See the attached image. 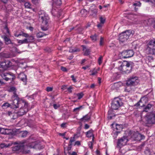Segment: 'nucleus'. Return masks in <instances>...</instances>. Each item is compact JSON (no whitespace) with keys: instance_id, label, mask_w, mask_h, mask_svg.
Masks as SVG:
<instances>
[{"instance_id":"obj_1","label":"nucleus","mask_w":155,"mask_h":155,"mask_svg":"<svg viewBox=\"0 0 155 155\" xmlns=\"http://www.w3.org/2000/svg\"><path fill=\"white\" fill-rule=\"evenodd\" d=\"M120 63V65L118 68L119 70L127 73L130 72L133 66L132 62L125 61Z\"/></svg>"},{"instance_id":"obj_2","label":"nucleus","mask_w":155,"mask_h":155,"mask_svg":"<svg viewBox=\"0 0 155 155\" xmlns=\"http://www.w3.org/2000/svg\"><path fill=\"white\" fill-rule=\"evenodd\" d=\"M145 52L147 54H155V40L149 41L146 46Z\"/></svg>"},{"instance_id":"obj_3","label":"nucleus","mask_w":155,"mask_h":155,"mask_svg":"<svg viewBox=\"0 0 155 155\" xmlns=\"http://www.w3.org/2000/svg\"><path fill=\"white\" fill-rule=\"evenodd\" d=\"M134 34L133 31L128 30L121 33L119 36V40L120 43H123L126 41L130 37H132Z\"/></svg>"},{"instance_id":"obj_4","label":"nucleus","mask_w":155,"mask_h":155,"mask_svg":"<svg viewBox=\"0 0 155 155\" xmlns=\"http://www.w3.org/2000/svg\"><path fill=\"white\" fill-rule=\"evenodd\" d=\"M20 104L21 107L19 110L18 114L20 116H22L26 113L28 111V103L24 100H21L20 101Z\"/></svg>"},{"instance_id":"obj_5","label":"nucleus","mask_w":155,"mask_h":155,"mask_svg":"<svg viewBox=\"0 0 155 155\" xmlns=\"http://www.w3.org/2000/svg\"><path fill=\"white\" fill-rule=\"evenodd\" d=\"M39 18L41 20L42 24L45 26H48L49 17L48 15L43 11H41L39 12Z\"/></svg>"},{"instance_id":"obj_6","label":"nucleus","mask_w":155,"mask_h":155,"mask_svg":"<svg viewBox=\"0 0 155 155\" xmlns=\"http://www.w3.org/2000/svg\"><path fill=\"white\" fill-rule=\"evenodd\" d=\"M12 100L10 103V108H16L19 106H21V104H20V101L22 99H20L18 98V97L16 98L12 97Z\"/></svg>"},{"instance_id":"obj_7","label":"nucleus","mask_w":155,"mask_h":155,"mask_svg":"<svg viewBox=\"0 0 155 155\" xmlns=\"http://www.w3.org/2000/svg\"><path fill=\"white\" fill-rule=\"evenodd\" d=\"M122 104L121 100L118 98H115L112 101L111 108L114 110L118 109Z\"/></svg>"},{"instance_id":"obj_8","label":"nucleus","mask_w":155,"mask_h":155,"mask_svg":"<svg viewBox=\"0 0 155 155\" xmlns=\"http://www.w3.org/2000/svg\"><path fill=\"white\" fill-rule=\"evenodd\" d=\"M153 21V18L147 17L141 21V24L143 26H149L152 23Z\"/></svg>"},{"instance_id":"obj_9","label":"nucleus","mask_w":155,"mask_h":155,"mask_svg":"<svg viewBox=\"0 0 155 155\" xmlns=\"http://www.w3.org/2000/svg\"><path fill=\"white\" fill-rule=\"evenodd\" d=\"M128 141V140L127 137H123L118 140L117 147H121L123 146L126 145Z\"/></svg>"},{"instance_id":"obj_10","label":"nucleus","mask_w":155,"mask_h":155,"mask_svg":"<svg viewBox=\"0 0 155 155\" xmlns=\"http://www.w3.org/2000/svg\"><path fill=\"white\" fill-rule=\"evenodd\" d=\"M134 54V53L132 50L124 51L121 53L123 58H124L131 57L133 56Z\"/></svg>"},{"instance_id":"obj_11","label":"nucleus","mask_w":155,"mask_h":155,"mask_svg":"<svg viewBox=\"0 0 155 155\" xmlns=\"http://www.w3.org/2000/svg\"><path fill=\"white\" fill-rule=\"evenodd\" d=\"M9 67L10 61L9 60H5L0 62V68H2L4 70H6Z\"/></svg>"},{"instance_id":"obj_12","label":"nucleus","mask_w":155,"mask_h":155,"mask_svg":"<svg viewBox=\"0 0 155 155\" xmlns=\"http://www.w3.org/2000/svg\"><path fill=\"white\" fill-rule=\"evenodd\" d=\"M147 122L149 124H150L155 123V114H151L148 117Z\"/></svg>"},{"instance_id":"obj_13","label":"nucleus","mask_w":155,"mask_h":155,"mask_svg":"<svg viewBox=\"0 0 155 155\" xmlns=\"http://www.w3.org/2000/svg\"><path fill=\"white\" fill-rule=\"evenodd\" d=\"M17 89L15 87L10 86V92L12 93L13 94V95L12 97L16 98L18 97V95L17 94Z\"/></svg>"},{"instance_id":"obj_14","label":"nucleus","mask_w":155,"mask_h":155,"mask_svg":"<svg viewBox=\"0 0 155 155\" xmlns=\"http://www.w3.org/2000/svg\"><path fill=\"white\" fill-rule=\"evenodd\" d=\"M147 100V99L146 98L144 97L141 98L139 102L137 103V104L141 107H143L145 105L144 103H145Z\"/></svg>"},{"instance_id":"obj_15","label":"nucleus","mask_w":155,"mask_h":155,"mask_svg":"<svg viewBox=\"0 0 155 155\" xmlns=\"http://www.w3.org/2000/svg\"><path fill=\"white\" fill-rule=\"evenodd\" d=\"M21 53V52L18 51V49L16 48H13L10 51V58L16 56L17 53Z\"/></svg>"},{"instance_id":"obj_16","label":"nucleus","mask_w":155,"mask_h":155,"mask_svg":"<svg viewBox=\"0 0 155 155\" xmlns=\"http://www.w3.org/2000/svg\"><path fill=\"white\" fill-rule=\"evenodd\" d=\"M81 46L83 48V51H84V55L87 56L89 55L90 52V50L87 49L86 47L84 45H82Z\"/></svg>"},{"instance_id":"obj_17","label":"nucleus","mask_w":155,"mask_h":155,"mask_svg":"<svg viewBox=\"0 0 155 155\" xmlns=\"http://www.w3.org/2000/svg\"><path fill=\"white\" fill-rule=\"evenodd\" d=\"M20 79L23 82H26L27 80V76L24 73H21L19 75Z\"/></svg>"},{"instance_id":"obj_18","label":"nucleus","mask_w":155,"mask_h":155,"mask_svg":"<svg viewBox=\"0 0 155 155\" xmlns=\"http://www.w3.org/2000/svg\"><path fill=\"white\" fill-rule=\"evenodd\" d=\"M86 136L88 137H90L93 136L92 140H94V135L93 134V130H90L86 133Z\"/></svg>"},{"instance_id":"obj_19","label":"nucleus","mask_w":155,"mask_h":155,"mask_svg":"<svg viewBox=\"0 0 155 155\" xmlns=\"http://www.w3.org/2000/svg\"><path fill=\"white\" fill-rule=\"evenodd\" d=\"M126 84L127 86H131L136 85L135 84V82L132 81L129 78L127 81Z\"/></svg>"},{"instance_id":"obj_20","label":"nucleus","mask_w":155,"mask_h":155,"mask_svg":"<svg viewBox=\"0 0 155 155\" xmlns=\"http://www.w3.org/2000/svg\"><path fill=\"white\" fill-rule=\"evenodd\" d=\"M9 129H5L3 128H0V133L4 134H9L10 132Z\"/></svg>"},{"instance_id":"obj_21","label":"nucleus","mask_w":155,"mask_h":155,"mask_svg":"<svg viewBox=\"0 0 155 155\" xmlns=\"http://www.w3.org/2000/svg\"><path fill=\"white\" fill-rule=\"evenodd\" d=\"M16 78L15 74L10 72V80L11 79L12 81L11 82L12 84H16L17 83L15 82L14 80Z\"/></svg>"},{"instance_id":"obj_22","label":"nucleus","mask_w":155,"mask_h":155,"mask_svg":"<svg viewBox=\"0 0 155 155\" xmlns=\"http://www.w3.org/2000/svg\"><path fill=\"white\" fill-rule=\"evenodd\" d=\"M90 119V117L88 115H86L84 116L83 117L81 118L80 120V121L82 122H85L87 121Z\"/></svg>"},{"instance_id":"obj_23","label":"nucleus","mask_w":155,"mask_h":155,"mask_svg":"<svg viewBox=\"0 0 155 155\" xmlns=\"http://www.w3.org/2000/svg\"><path fill=\"white\" fill-rule=\"evenodd\" d=\"M135 135L137 136V137H135L136 138H138V137H139V138H137V140H140L142 139H144L145 138V137L140 134H139L137 132L135 133Z\"/></svg>"},{"instance_id":"obj_24","label":"nucleus","mask_w":155,"mask_h":155,"mask_svg":"<svg viewBox=\"0 0 155 155\" xmlns=\"http://www.w3.org/2000/svg\"><path fill=\"white\" fill-rule=\"evenodd\" d=\"M132 81L135 82V84L137 85L139 81L138 79V78L136 76H132L130 78Z\"/></svg>"},{"instance_id":"obj_25","label":"nucleus","mask_w":155,"mask_h":155,"mask_svg":"<svg viewBox=\"0 0 155 155\" xmlns=\"http://www.w3.org/2000/svg\"><path fill=\"white\" fill-rule=\"evenodd\" d=\"M122 85V84L121 82H118L117 83H115L113 85L112 87L115 89H117L121 86Z\"/></svg>"},{"instance_id":"obj_26","label":"nucleus","mask_w":155,"mask_h":155,"mask_svg":"<svg viewBox=\"0 0 155 155\" xmlns=\"http://www.w3.org/2000/svg\"><path fill=\"white\" fill-rule=\"evenodd\" d=\"M2 38L4 39L5 43L6 44L8 45L10 43V39L6 35L3 36Z\"/></svg>"},{"instance_id":"obj_27","label":"nucleus","mask_w":155,"mask_h":155,"mask_svg":"<svg viewBox=\"0 0 155 155\" xmlns=\"http://www.w3.org/2000/svg\"><path fill=\"white\" fill-rule=\"evenodd\" d=\"M17 64V62L14 59H12L10 60V69L12 68V66H16Z\"/></svg>"},{"instance_id":"obj_28","label":"nucleus","mask_w":155,"mask_h":155,"mask_svg":"<svg viewBox=\"0 0 155 155\" xmlns=\"http://www.w3.org/2000/svg\"><path fill=\"white\" fill-rule=\"evenodd\" d=\"M18 43L19 44L28 43V40L27 38H25L23 40H18Z\"/></svg>"},{"instance_id":"obj_29","label":"nucleus","mask_w":155,"mask_h":155,"mask_svg":"<svg viewBox=\"0 0 155 155\" xmlns=\"http://www.w3.org/2000/svg\"><path fill=\"white\" fill-rule=\"evenodd\" d=\"M33 147L34 148V149L38 150H41L44 148L43 146H41L39 143H37L36 142L35 146Z\"/></svg>"},{"instance_id":"obj_30","label":"nucleus","mask_w":155,"mask_h":155,"mask_svg":"<svg viewBox=\"0 0 155 155\" xmlns=\"http://www.w3.org/2000/svg\"><path fill=\"white\" fill-rule=\"evenodd\" d=\"M90 72L91 73L90 74V75L94 76L97 74V71L95 68H94L93 70H91Z\"/></svg>"},{"instance_id":"obj_31","label":"nucleus","mask_w":155,"mask_h":155,"mask_svg":"<svg viewBox=\"0 0 155 155\" xmlns=\"http://www.w3.org/2000/svg\"><path fill=\"white\" fill-rule=\"evenodd\" d=\"M89 12L90 13H92L91 14L92 15H96L97 12V10L96 9H92L90 8Z\"/></svg>"},{"instance_id":"obj_32","label":"nucleus","mask_w":155,"mask_h":155,"mask_svg":"<svg viewBox=\"0 0 155 155\" xmlns=\"http://www.w3.org/2000/svg\"><path fill=\"white\" fill-rule=\"evenodd\" d=\"M22 146L17 145L12 147V150L13 151L18 150L22 148Z\"/></svg>"},{"instance_id":"obj_33","label":"nucleus","mask_w":155,"mask_h":155,"mask_svg":"<svg viewBox=\"0 0 155 155\" xmlns=\"http://www.w3.org/2000/svg\"><path fill=\"white\" fill-rule=\"evenodd\" d=\"M46 35L45 34L43 33V32H40L37 34V37L38 38H41Z\"/></svg>"},{"instance_id":"obj_34","label":"nucleus","mask_w":155,"mask_h":155,"mask_svg":"<svg viewBox=\"0 0 155 155\" xmlns=\"http://www.w3.org/2000/svg\"><path fill=\"white\" fill-rule=\"evenodd\" d=\"M152 107V105L151 104H148L144 108V111L146 112H147Z\"/></svg>"},{"instance_id":"obj_35","label":"nucleus","mask_w":155,"mask_h":155,"mask_svg":"<svg viewBox=\"0 0 155 155\" xmlns=\"http://www.w3.org/2000/svg\"><path fill=\"white\" fill-rule=\"evenodd\" d=\"M36 142H32L29 143L27 145L28 147L31 148H34L33 147H35L36 145Z\"/></svg>"},{"instance_id":"obj_36","label":"nucleus","mask_w":155,"mask_h":155,"mask_svg":"<svg viewBox=\"0 0 155 155\" xmlns=\"http://www.w3.org/2000/svg\"><path fill=\"white\" fill-rule=\"evenodd\" d=\"M82 108V106H80L79 107L76 108L74 109L73 111L76 113L78 112Z\"/></svg>"},{"instance_id":"obj_37","label":"nucleus","mask_w":155,"mask_h":155,"mask_svg":"<svg viewBox=\"0 0 155 155\" xmlns=\"http://www.w3.org/2000/svg\"><path fill=\"white\" fill-rule=\"evenodd\" d=\"M28 38L27 39L28 40V43L32 42L34 39V37L32 35H29Z\"/></svg>"},{"instance_id":"obj_38","label":"nucleus","mask_w":155,"mask_h":155,"mask_svg":"<svg viewBox=\"0 0 155 155\" xmlns=\"http://www.w3.org/2000/svg\"><path fill=\"white\" fill-rule=\"evenodd\" d=\"M80 49L78 48H74V49H70L69 50V52L71 53L79 51Z\"/></svg>"},{"instance_id":"obj_39","label":"nucleus","mask_w":155,"mask_h":155,"mask_svg":"<svg viewBox=\"0 0 155 155\" xmlns=\"http://www.w3.org/2000/svg\"><path fill=\"white\" fill-rule=\"evenodd\" d=\"M116 128L117 130H122V125L117 124H116Z\"/></svg>"},{"instance_id":"obj_40","label":"nucleus","mask_w":155,"mask_h":155,"mask_svg":"<svg viewBox=\"0 0 155 155\" xmlns=\"http://www.w3.org/2000/svg\"><path fill=\"white\" fill-rule=\"evenodd\" d=\"M90 38L93 41H95L97 40V36L96 34L90 36Z\"/></svg>"},{"instance_id":"obj_41","label":"nucleus","mask_w":155,"mask_h":155,"mask_svg":"<svg viewBox=\"0 0 155 155\" xmlns=\"http://www.w3.org/2000/svg\"><path fill=\"white\" fill-rule=\"evenodd\" d=\"M100 20L101 23L104 24L105 21V17L101 16L100 17Z\"/></svg>"},{"instance_id":"obj_42","label":"nucleus","mask_w":155,"mask_h":155,"mask_svg":"<svg viewBox=\"0 0 155 155\" xmlns=\"http://www.w3.org/2000/svg\"><path fill=\"white\" fill-rule=\"evenodd\" d=\"M25 8H31V5L29 2H27L25 3Z\"/></svg>"},{"instance_id":"obj_43","label":"nucleus","mask_w":155,"mask_h":155,"mask_svg":"<svg viewBox=\"0 0 155 155\" xmlns=\"http://www.w3.org/2000/svg\"><path fill=\"white\" fill-rule=\"evenodd\" d=\"M141 5V4L140 2H136L135 3H134L133 5L135 7V10L136 11L137 10L136 9V8L135 7L136 6L140 7Z\"/></svg>"},{"instance_id":"obj_44","label":"nucleus","mask_w":155,"mask_h":155,"mask_svg":"<svg viewBox=\"0 0 155 155\" xmlns=\"http://www.w3.org/2000/svg\"><path fill=\"white\" fill-rule=\"evenodd\" d=\"M7 74H4L2 75L3 78L7 81H8L9 80V78L6 77Z\"/></svg>"},{"instance_id":"obj_45","label":"nucleus","mask_w":155,"mask_h":155,"mask_svg":"<svg viewBox=\"0 0 155 155\" xmlns=\"http://www.w3.org/2000/svg\"><path fill=\"white\" fill-rule=\"evenodd\" d=\"M4 31L7 33H9V29L7 27V25L6 24H5V26L4 27Z\"/></svg>"},{"instance_id":"obj_46","label":"nucleus","mask_w":155,"mask_h":155,"mask_svg":"<svg viewBox=\"0 0 155 155\" xmlns=\"http://www.w3.org/2000/svg\"><path fill=\"white\" fill-rule=\"evenodd\" d=\"M75 141V138L74 137H71L70 138L69 142V144H70V145H72V143L74 142Z\"/></svg>"},{"instance_id":"obj_47","label":"nucleus","mask_w":155,"mask_h":155,"mask_svg":"<svg viewBox=\"0 0 155 155\" xmlns=\"http://www.w3.org/2000/svg\"><path fill=\"white\" fill-rule=\"evenodd\" d=\"M10 106V104L8 103H4L2 105V107L4 108H6Z\"/></svg>"},{"instance_id":"obj_48","label":"nucleus","mask_w":155,"mask_h":155,"mask_svg":"<svg viewBox=\"0 0 155 155\" xmlns=\"http://www.w3.org/2000/svg\"><path fill=\"white\" fill-rule=\"evenodd\" d=\"M21 36H22L25 38H28L29 36L28 34L23 32L21 33Z\"/></svg>"},{"instance_id":"obj_49","label":"nucleus","mask_w":155,"mask_h":155,"mask_svg":"<svg viewBox=\"0 0 155 155\" xmlns=\"http://www.w3.org/2000/svg\"><path fill=\"white\" fill-rule=\"evenodd\" d=\"M9 144H8V145L5 144V143H2L0 144V147L1 148H3L4 147H7L9 145Z\"/></svg>"},{"instance_id":"obj_50","label":"nucleus","mask_w":155,"mask_h":155,"mask_svg":"<svg viewBox=\"0 0 155 155\" xmlns=\"http://www.w3.org/2000/svg\"><path fill=\"white\" fill-rule=\"evenodd\" d=\"M104 43V39L102 37H101L100 38V45L102 46L103 45Z\"/></svg>"},{"instance_id":"obj_51","label":"nucleus","mask_w":155,"mask_h":155,"mask_svg":"<svg viewBox=\"0 0 155 155\" xmlns=\"http://www.w3.org/2000/svg\"><path fill=\"white\" fill-rule=\"evenodd\" d=\"M143 1L145 2H151L155 6V0H143Z\"/></svg>"},{"instance_id":"obj_52","label":"nucleus","mask_w":155,"mask_h":155,"mask_svg":"<svg viewBox=\"0 0 155 155\" xmlns=\"http://www.w3.org/2000/svg\"><path fill=\"white\" fill-rule=\"evenodd\" d=\"M73 89V88L72 86H70L67 88L68 91L70 93H71L72 92V90Z\"/></svg>"},{"instance_id":"obj_53","label":"nucleus","mask_w":155,"mask_h":155,"mask_svg":"<svg viewBox=\"0 0 155 155\" xmlns=\"http://www.w3.org/2000/svg\"><path fill=\"white\" fill-rule=\"evenodd\" d=\"M28 134V132L26 131H24L23 132L21 136L22 137H26Z\"/></svg>"},{"instance_id":"obj_54","label":"nucleus","mask_w":155,"mask_h":155,"mask_svg":"<svg viewBox=\"0 0 155 155\" xmlns=\"http://www.w3.org/2000/svg\"><path fill=\"white\" fill-rule=\"evenodd\" d=\"M14 35L15 37H18L19 36H21V33H18V31L15 32L14 33Z\"/></svg>"},{"instance_id":"obj_55","label":"nucleus","mask_w":155,"mask_h":155,"mask_svg":"<svg viewBox=\"0 0 155 155\" xmlns=\"http://www.w3.org/2000/svg\"><path fill=\"white\" fill-rule=\"evenodd\" d=\"M78 99H80L83 96V94L82 93H79L77 94Z\"/></svg>"},{"instance_id":"obj_56","label":"nucleus","mask_w":155,"mask_h":155,"mask_svg":"<svg viewBox=\"0 0 155 155\" xmlns=\"http://www.w3.org/2000/svg\"><path fill=\"white\" fill-rule=\"evenodd\" d=\"M53 107L55 109H58L60 105L59 104H54L53 105Z\"/></svg>"},{"instance_id":"obj_57","label":"nucleus","mask_w":155,"mask_h":155,"mask_svg":"<svg viewBox=\"0 0 155 155\" xmlns=\"http://www.w3.org/2000/svg\"><path fill=\"white\" fill-rule=\"evenodd\" d=\"M53 88L51 87H48L46 88V91L48 92H50L52 91Z\"/></svg>"},{"instance_id":"obj_58","label":"nucleus","mask_w":155,"mask_h":155,"mask_svg":"<svg viewBox=\"0 0 155 155\" xmlns=\"http://www.w3.org/2000/svg\"><path fill=\"white\" fill-rule=\"evenodd\" d=\"M102 58L101 57L98 58V62L99 64H100L102 62Z\"/></svg>"},{"instance_id":"obj_59","label":"nucleus","mask_w":155,"mask_h":155,"mask_svg":"<svg viewBox=\"0 0 155 155\" xmlns=\"http://www.w3.org/2000/svg\"><path fill=\"white\" fill-rule=\"evenodd\" d=\"M61 69L63 71L67 72V69L66 68L63 67H61Z\"/></svg>"},{"instance_id":"obj_60","label":"nucleus","mask_w":155,"mask_h":155,"mask_svg":"<svg viewBox=\"0 0 155 155\" xmlns=\"http://www.w3.org/2000/svg\"><path fill=\"white\" fill-rule=\"evenodd\" d=\"M77 145L78 146L81 145V142L79 141H77L75 142L74 145Z\"/></svg>"},{"instance_id":"obj_61","label":"nucleus","mask_w":155,"mask_h":155,"mask_svg":"<svg viewBox=\"0 0 155 155\" xmlns=\"http://www.w3.org/2000/svg\"><path fill=\"white\" fill-rule=\"evenodd\" d=\"M61 4V0H57V2H56V4L57 5H60Z\"/></svg>"},{"instance_id":"obj_62","label":"nucleus","mask_w":155,"mask_h":155,"mask_svg":"<svg viewBox=\"0 0 155 155\" xmlns=\"http://www.w3.org/2000/svg\"><path fill=\"white\" fill-rule=\"evenodd\" d=\"M39 0H32V2L35 4H36L38 3Z\"/></svg>"},{"instance_id":"obj_63","label":"nucleus","mask_w":155,"mask_h":155,"mask_svg":"<svg viewBox=\"0 0 155 155\" xmlns=\"http://www.w3.org/2000/svg\"><path fill=\"white\" fill-rule=\"evenodd\" d=\"M64 150H65V148H64ZM64 154L65 155H71V153L69 151H68V153H66L65 151L64 152Z\"/></svg>"},{"instance_id":"obj_64","label":"nucleus","mask_w":155,"mask_h":155,"mask_svg":"<svg viewBox=\"0 0 155 155\" xmlns=\"http://www.w3.org/2000/svg\"><path fill=\"white\" fill-rule=\"evenodd\" d=\"M72 147V145H70V144H68V146L67 148V151H69L71 149Z\"/></svg>"}]
</instances>
